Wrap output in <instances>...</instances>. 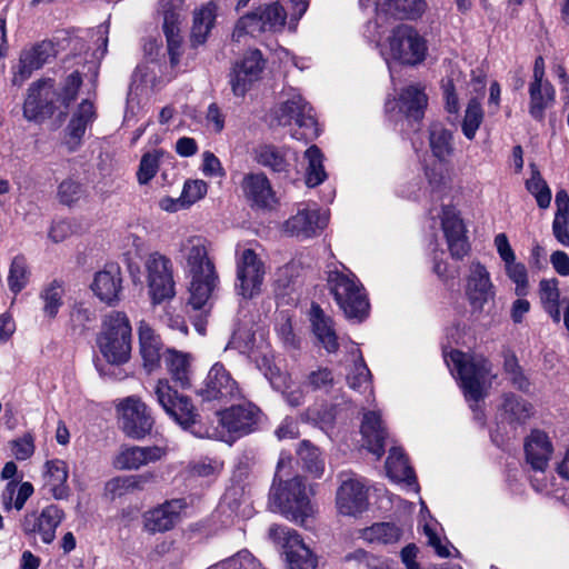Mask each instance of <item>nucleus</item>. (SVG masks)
Segmentation results:
<instances>
[{
  "label": "nucleus",
  "instance_id": "nucleus-1",
  "mask_svg": "<svg viewBox=\"0 0 569 569\" xmlns=\"http://www.w3.org/2000/svg\"><path fill=\"white\" fill-rule=\"evenodd\" d=\"M180 250L191 278L188 303L194 310H201L208 303L219 281L214 264L208 256L207 241L201 237H190L182 241Z\"/></svg>",
  "mask_w": 569,
  "mask_h": 569
},
{
  "label": "nucleus",
  "instance_id": "nucleus-2",
  "mask_svg": "<svg viewBox=\"0 0 569 569\" xmlns=\"http://www.w3.org/2000/svg\"><path fill=\"white\" fill-rule=\"evenodd\" d=\"M153 395L164 412L192 436L201 439L220 436L218 428L208 426L201 420L191 399L174 390L168 380H158Z\"/></svg>",
  "mask_w": 569,
  "mask_h": 569
},
{
  "label": "nucleus",
  "instance_id": "nucleus-3",
  "mask_svg": "<svg viewBox=\"0 0 569 569\" xmlns=\"http://www.w3.org/2000/svg\"><path fill=\"white\" fill-rule=\"evenodd\" d=\"M97 346L110 366L127 363L132 349V328L127 315L111 311L102 319Z\"/></svg>",
  "mask_w": 569,
  "mask_h": 569
},
{
  "label": "nucleus",
  "instance_id": "nucleus-4",
  "mask_svg": "<svg viewBox=\"0 0 569 569\" xmlns=\"http://www.w3.org/2000/svg\"><path fill=\"white\" fill-rule=\"evenodd\" d=\"M445 361L451 372L457 373L460 387L468 401L477 403L485 397L483 387L491 373V362L482 356L468 355L451 350L445 355Z\"/></svg>",
  "mask_w": 569,
  "mask_h": 569
},
{
  "label": "nucleus",
  "instance_id": "nucleus-5",
  "mask_svg": "<svg viewBox=\"0 0 569 569\" xmlns=\"http://www.w3.org/2000/svg\"><path fill=\"white\" fill-rule=\"evenodd\" d=\"M328 286L348 319L362 321L369 315L370 303L362 283L351 272L330 271Z\"/></svg>",
  "mask_w": 569,
  "mask_h": 569
},
{
  "label": "nucleus",
  "instance_id": "nucleus-6",
  "mask_svg": "<svg viewBox=\"0 0 569 569\" xmlns=\"http://www.w3.org/2000/svg\"><path fill=\"white\" fill-rule=\"evenodd\" d=\"M269 499L287 519L301 526L313 515V506L301 477H295L279 487L273 485Z\"/></svg>",
  "mask_w": 569,
  "mask_h": 569
},
{
  "label": "nucleus",
  "instance_id": "nucleus-7",
  "mask_svg": "<svg viewBox=\"0 0 569 569\" xmlns=\"http://www.w3.org/2000/svg\"><path fill=\"white\" fill-rule=\"evenodd\" d=\"M279 126H291L295 123L298 129L292 132V138L311 141L319 136L317 120L312 108L300 93L292 92L273 112Z\"/></svg>",
  "mask_w": 569,
  "mask_h": 569
},
{
  "label": "nucleus",
  "instance_id": "nucleus-8",
  "mask_svg": "<svg viewBox=\"0 0 569 569\" xmlns=\"http://www.w3.org/2000/svg\"><path fill=\"white\" fill-rule=\"evenodd\" d=\"M144 270L152 303L159 305L176 296L173 264L160 252H151L144 260Z\"/></svg>",
  "mask_w": 569,
  "mask_h": 569
},
{
  "label": "nucleus",
  "instance_id": "nucleus-9",
  "mask_svg": "<svg viewBox=\"0 0 569 569\" xmlns=\"http://www.w3.org/2000/svg\"><path fill=\"white\" fill-rule=\"evenodd\" d=\"M388 42L390 57L402 64L416 66L426 58L427 42L411 26L399 24L393 28Z\"/></svg>",
  "mask_w": 569,
  "mask_h": 569
},
{
  "label": "nucleus",
  "instance_id": "nucleus-10",
  "mask_svg": "<svg viewBox=\"0 0 569 569\" xmlns=\"http://www.w3.org/2000/svg\"><path fill=\"white\" fill-rule=\"evenodd\" d=\"M269 537L284 549L290 569H316L317 557L305 545L296 530L273 525L269 528Z\"/></svg>",
  "mask_w": 569,
  "mask_h": 569
},
{
  "label": "nucleus",
  "instance_id": "nucleus-11",
  "mask_svg": "<svg viewBox=\"0 0 569 569\" xmlns=\"http://www.w3.org/2000/svg\"><path fill=\"white\" fill-rule=\"evenodd\" d=\"M122 431L132 439H142L149 435L153 427V418L140 398L130 396L118 406Z\"/></svg>",
  "mask_w": 569,
  "mask_h": 569
},
{
  "label": "nucleus",
  "instance_id": "nucleus-12",
  "mask_svg": "<svg viewBox=\"0 0 569 569\" xmlns=\"http://www.w3.org/2000/svg\"><path fill=\"white\" fill-rule=\"evenodd\" d=\"M220 426L232 438H240L257 430L261 410L252 402L231 406L224 410H218Z\"/></svg>",
  "mask_w": 569,
  "mask_h": 569
},
{
  "label": "nucleus",
  "instance_id": "nucleus-13",
  "mask_svg": "<svg viewBox=\"0 0 569 569\" xmlns=\"http://www.w3.org/2000/svg\"><path fill=\"white\" fill-rule=\"evenodd\" d=\"M264 266L252 249H244L237 259V292L246 299L253 298L261 291Z\"/></svg>",
  "mask_w": 569,
  "mask_h": 569
},
{
  "label": "nucleus",
  "instance_id": "nucleus-14",
  "mask_svg": "<svg viewBox=\"0 0 569 569\" xmlns=\"http://www.w3.org/2000/svg\"><path fill=\"white\" fill-rule=\"evenodd\" d=\"M240 388L231 373L221 362H216L209 370L198 396L203 401H230L240 397Z\"/></svg>",
  "mask_w": 569,
  "mask_h": 569
},
{
  "label": "nucleus",
  "instance_id": "nucleus-15",
  "mask_svg": "<svg viewBox=\"0 0 569 569\" xmlns=\"http://www.w3.org/2000/svg\"><path fill=\"white\" fill-rule=\"evenodd\" d=\"M64 518V512L57 505H49L39 513L28 512L21 521V529L26 536L39 535L41 541L50 545L56 539V530Z\"/></svg>",
  "mask_w": 569,
  "mask_h": 569
},
{
  "label": "nucleus",
  "instance_id": "nucleus-16",
  "mask_svg": "<svg viewBox=\"0 0 569 569\" xmlns=\"http://www.w3.org/2000/svg\"><path fill=\"white\" fill-rule=\"evenodd\" d=\"M159 9L163 16V32L167 39L171 64H177L181 54L180 26L183 21V0H160Z\"/></svg>",
  "mask_w": 569,
  "mask_h": 569
},
{
  "label": "nucleus",
  "instance_id": "nucleus-17",
  "mask_svg": "<svg viewBox=\"0 0 569 569\" xmlns=\"http://www.w3.org/2000/svg\"><path fill=\"white\" fill-rule=\"evenodd\" d=\"M264 69V59L260 50L248 51L237 62L230 73V86L234 96L243 97L251 86L258 81Z\"/></svg>",
  "mask_w": 569,
  "mask_h": 569
},
{
  "label": "nucleus",
  "instance_id": "nucleus-18",
  "mask_svg": "<svg viewBox=\"0 0 569 569\" xmlns=\"http://www.w3.org/2000/svg\"><path fill=\"white\" fill-rule=\"evenodd\" d=\"M54 94V81L44 79L37 81L28 89V96L23 103V117L28 121H39L42 118L50 117L56 110V104L51 99Z\"/></svg>",
  "mask_w": 569,
  "mask_h": 569
},
{
  "label": "nucleus",
  "instance_id": "nucleus-19",
  "mask_svg": "<svg viewBox=\"0 0 569 569\" xmlns=\"http://www.w3.org/2000/svg\"><path fill=\"white\" fill-rule=\"evenodd\" d=\"M56 46L51 41H41L20 53L19 63L13 71L12 83L21 86L34 70L42 68L56 57Z\"/></svg>",
  "mask_w": 569,
  "mask_h": 569
},
{
  "label": "nucleus",
  "instance_id": "nucleus-20",
  "mask_svg": "<svg viewBox=\"0 0 569 569\" xmlns=\"http://www.w3.org/2000/svg\"><path fill=\"white\" fill-rule=\"evenodd\" d=\"M337 507L345 516H357L368 508L366 485L358 478L348 477L342 480L337 491Z\"/></svg>",
  "mask_w": 569,
  "mask_h": 569
},
{
  "label": "nucleus",
  "instance_id": "nucleus-21",
  "mask_svg": "<svg viewBox=\"0 0 569 569\" xmlns=\"http://www.w3.org/2000/svg\"><path fill=\"white\" fill-rule=\"evenodd\" d=\"M328 218L317 209L302 208L283 223L284 233L301 239L319 234L327 226Z\"/></svg>",
  "mask_w": 569,
  "mask_h": 569
},
{
  "label": "nucleus",
  "instance_id": "nucleus-22",
  "mask_svg": "<svg viewBox=\"0 0 569 569\" xmlns=\"http://www.w3.org/2000/svg\"><path fill=\"white\" fill-rule=\"evenodd\" d=\"M282 4L274 2L259 8V14L263 21L266 31H277L283 28L288 12L291 19L298 21L307 11V0H282Z\"/></svg>",
  "mask_w": 569,
  "mask_h": 569
},
{
  "label": "nucleus",
  "instance_id": "nucleus-23",
  "mask_svg": "<svg viewBox=\"0 0 569 569\" xmlns=\"http://www.w3.org/2000/svg\"><path fill=\"white\" fill-rule=\"evenodd\" d=\"M187 508L182 498L171 499L143 516L144 529L151 533L171 530L180 519V513Z\"/></svg>",
  "mask_w": 569,
  "mask_h": 569
},
{
  "label": "nucleus",
  "instance_id": "nucleus-24",
  "mask_svg": "<svg viewBox=\"0 0 569 569\" xmlns=\"http://www.w3.org/2000/svg\"><path fill=\"white\" fill-rule=\"evenodd\" d=\"M469 271L466 295L473 309L482 310L483 306L495 296L490 274L480 262H472Z\"/></svg>",
  "mask_w": 569,
  "mask_h": 569
},
{
  "label": "nucleus",
  "instance_id": "nucleus-25",
  "mask_svg": "<svg viewBox=\"0 0 569 569\" xmlns=\"http://www.w3.org/2000/svg\"><path fill=\"white\" fill-rule=\"evenodd\" d=\"M441 227L451 257L462 259L468 253L470 246L466 237L463 222L453 208L448 206L442 208Z\"/></svg>",
  "mask_w": 569,
  "mask_h": 569
},
{
  "label": "nucleus",
  "instance_id": "nucleus-26",
  "mask_svg": "<svg viewBox=\"0 0 569 569\" xmlns=\"http://www.w3.org/2000/svg\"><path fill=\"white\" fill-rule=\"evenodd\" d=\"M427 9L425 0H378L376 2V24L381 27L388 17L400 20H416Z\"/></svg>",
  "mask_w": 569,
  "mask_h": 569
},
{
  "label": "nucleus",
  "instance_id": "nucleus-27",
  "mask_svg": "<svg viewBox=\"0 0 569 569\" xmlns=\"http://www.w3.org/2000/svg\"><path fill=\"white\" fill-rule=\"evenodd\" d=\"M91 289L101 301L108 305L117 302L122 289V277L119 264L108 263L102 270L96 272Z\"/></svg>",
  "mask_w": 569,
  "mask_h": 569
},
{
  "label": "nucleus",
  "instance_id": "nucleus-28",
  "mask_svg": "<svg viewBox=\"0 0 569 569\" xmlns=\"http://www.w3.org/2000/svg\"><path fill=\"white\" fill-rule=\"evenodd\" d=\"M166 451L161 447H122L114 459V467L120 470H136L150 462L159 461Z\"/></svg>",
  "mask_w": 569,
  "mask_h": 569
},
{
  "label": "nucleus",
  "instance_id": "nucleus-29",
  "mask_svg": "<svg viewBox=\"0 0 569 569\" xmlns=\"http://www.w3.org/2000/svg\"><path fill=\"white\" fill-rule=\"evenodd\" d=\"M139 343L142 365L148 373L160 367L161 359L164 360L163 345L160 337L147 323L139 326Z\"/></svg>",
  "mask_w": 569,
  "mask_h": 569
},
{
  "label": "nucleus",
  "instance_id": "nucleus-30",
  "mask_svg": "<svg viewBox=\"0 0 569 569\" xmlns=\"http://www.w3.org/2000/svg\"><path fill=\"white\" fill-rule=\"evenodd\" d=\"M94 119L96 110L93 103L89 100H83L73 112L66 128V144L70 151H76L79 148L87 128Z\"/></svg>",
  "mask_w": 569,
  "mask_h": 569
},
{
  "label": "nucleus",
  "instance_id": "nucleus-31",
  "mask_svg": "<svg viewBox=\"0 0 569 569\" xmlns=\"http://www.w3.org/2000/svg\"><path fill=\"white\" fill-rule=\"evenodd\" d=\"M242 189L252 207L269 209L276 203V196L263 173H248L242 180Z\"/></svg>",
  "mask_w": 569,
  "mask_h": 569
},
{
  "label": "nucleus",
  "instance_id": "nucleus-32",
  "mask_svg": "<svg viewBox=\"0 0 569 569\" xmlns=\"http://www.w3.org/2000/svg\"><path fill=\"white\" fill-rule=\"evenodd\" d=\"M553 452L546 432L532 430L525 442L526 460L535 471H545Z\"/></svg>",
  "mask_w": 569,
  "mask_h": 569
},
{
  "label": "nucleus",
  "instance_id": "nucleus-33",
  "mask_svg": "<svg viewBox=\"0 0 569 569\" xmlns=\"http://www.w3.org/2000/svg\"><path fill=\"white\" fill-rule=\"evenodd\" d=\"M361 435L368 450L380 459L386 451L388 432L378 412L368 411L363 415Z\"/></svg>",
  "mask_w": 569,
  "mask_h": 569
},
{
  "label": "nucleus",
  "instance_id": "nucleus-34",
  "mask_svg": "<svg viewBox=\"0 0 569 569\" xmlns=\"http://www.w3.org/2000/svg\"><path fill=\"white\" fill-rule=\"evenodd\" d=\"M310 321L315 336L321 346L329 352H337L339 349L338 337L335 330L333 320L327 316L319 305H312Z\"/></svg>",
  "mask_w": 569,
  "mask_h": 569
},
{
  "label": "nucleus",
  "instance_id": "nucleus-35",
  "mask_svg": "<svg viewBox=\"0 0 569 569\" xmlns=\"http://www.w3.org/2000/svg\"><path fill=\"white\" fill-rule=\"evenodd\" d=\"M386 470L390 479L417 486V478L408 458L399 447H391L386 461Z\"/></svg>",
  "mask_w": 569,
  "mask_h": 569
},
{
  "label": "nucleus",
  "instance_id": "nucleus-36",
  "mask_svg": "<svg viewBox=\"0 0 569 569\" xmlns=\"http://www.w3.org/2000/svg\"><path fill=\"white\" fill-rule=\"evenodd\" d=\"M427 103L428 98L419 86H408L400 93V110L406 113L408 119L413 121H420L423 118Z\"/></svg>",
  "mask_w": 569,
  "mask_h": 569
},
{
  "label": "nucleus",
  "instance_id": "nucleus-37",
  "mask_svg": "<svg viewBox=\"0 0 569 569\" xmlns=\"http://www.w3.org/2000/svg\"><path fill=\"white\" fill-rule=\"evenodd\" d=\"M46 469L48 486L53 498L57 500L67 499L70 495V489L67 486L69 476L67 463L60 459L49 460L46 462Z\"/></svg>",
  "mask_w": 569,
  "mask_h": 569
},
{
  "label": "nucleus",
  "instance_id": "nucleus-38",
  "mask_svg": "<svg viewBox=\"0 0 569 569\" xmlns=\"http://www.w3.org/2000/svg\"><path fill=\"white\" fill-rule=\"evenodd\" d=\"M164 363L171 379L182 389L191 386L190 360L184 353L167 349L164 352Z\"/></svg>",
  "mask_w": 569,
  "mask_h": 569
},
{
  "label": "nucleus",
  "instance_id": "nucleus-39",
  "mask_svg": "<svg viewBox=\"0 0 569 569\" xmlns=\"http://www.w3.org/2000/svg\"><path fill=\"white\" fill-rule=\"evenodd\" d=\"M503 419L509 423L523 425L532 415L533 407L527 400L509 392L501 405Z\"/></svg>",
  "mask_w": 569,
  "mask_h": 569
},
{
  "label": "nucleus",
  "instance_id": "nucleus-40",
  "mask_svg": "<svg viewBox=\"0 0 569 569\" xmlns=\"http://www.w3.org/2000/svg\"><path fill=\"white\" fill-rule=\"evenodd\" d=\"M529 94V113L535 120L542 121L545 118V110L555 100V89L548 81L540 84H530Z\"/></svg>",
  "mask_w": 569,
  "mask_h": 569
},
{
  "label": "nucleus",
  "instance_id": "nucleus-41",
  "mask_svg": "<svg viewBox=\"0 0 569 569\" xmlns=\"http://www.w3.org/2000/svg\"><path fill=\"white\" fill-rule=\"evenodd\" d=\"M429 144L432 154L440 161H445L453 152L451 131L441 123H433L429 130Z\"/></svg>",
  "mask_w": 569,
  "mask_h": 569
},
{
  "label": "nucleus",
  "instance_id": "nucleus-42",
  "mask_svg": "<svg viewBox=\"0 0 569 569\" xmlns=\"http://www.w3.org/2000/svg\"><path fill=\"white\" fill-rule=\"evenodd\" d=\"M216 19V6L208 3L194 12L193 26L191 29V41L193 46L204 43Z\"/></svg>",
  "mask_w": 569,
  "mask_h": 569
},
{
  "label": "nucleus",
  "instance_id": "nucleus-43",
  "mask_svg": "<svg viewBox=\"0 0 569 569\" xmlns=\"http://www.w3.org/2000/svg\"><path fill=\"white\" fill-rule=\"evenodd\" d=\"M254 160L273 172H287L289 168L284 152L272 144H262L256 148Z\"/></svg>",
  "mask_w": 569,
  "mask_h": 569
},
{
  "label": "nucleus",
  "instance_id": "nucleus-44",
  "mask_svg": "<svg viewBox=\"0 0 569 569\" xmlns=\"http://www.w3.org/2000/svg\"><path fill=\"white\" fill-rule=\"evenodd\" d=\"M305 158L308 161L305 174L306 184L310 188H315L327 179V172L323 167V154L321 150L313 144L306 150Z\"/></svg>",
  "mask_w": 569,
  "mask_h": 569
},
{
  "label": "nucleus",
  "instance_id": "nucleus-45",
  "mask_svg": "<svg viewBox=\"0 0 569 569\" xmlns=\"http://www.w3.org/2000/svg\"><path fill=\"white\" fill-rule=\"evenodd\" d=\"M297 455L301 460L303 468L313 475L320 477L323 472L325 462L321 459L320 451L310 441L303 440L300 442Z\"/></svg>",
  "mask_w": 569,
  "mask_h": 569
},
{
  "label": "nucleus",
  "instance_id": "nucleus-46",
  "mask_svg": "<svg viewBox=\"0 0 569 569\" xmlns=\"http://www.w3.org/2000/svg\"><path fill=\"white\" fill-rule=\"evenodd\" d=\"M503 371L510 383L521 392H529L530 380L525 375L523 369L513 352H507L503 357Z\"/></svg>",
  "mask_w": 569,
  "mask_h": 569
},
{
  "label": "nucleus",
  "instance_id": "nucleus-47",
  "mask_svg": "<svg viewBox=\"0 0 569 569\" xmlns=\"http://www.w3.org/2000/svg\"><path fill=\"white\" fill-rule=\"evenodd\" d=\"M63 288L59 280L51 281L41 292L40 298L43 301V313L46 317L53 319L62 306Z\"/></svg>",
  "mask_w": 569,
  "mask_h": 569
},
{
  "label": "nucleus",
  "instance_id": "nucleus-48",
  "mask_svg": "<svg viewBox=\"0 0 569 569\" xmlns=\"http://www.w3.org/2000/svg\"><path fill=\"white\" fill-rule=\"evenodd\" d=\"M266 31L258 9L242 16L236 23L232 40L240 42L246 36H257Z\"/></svg>",
  "mask_w": 569,
  "mask_h": 569
},
{
  "label": "nucleus",
  "instance_id": "nucleus-49",
  "mask_svg": "<svg viewBox=\"0 0 569 569\" xmlns=\"http://www.w3.org/2000/svg\"><path fill=\"white\" fill-rule=\"evenodd\" d=\"M30 271L23 256H16L10 264L8 287L14 295L22 291L29 282Z\"/></svg>",
  "mask_w": 569,
  "mask_h": 569
},
{
  "label": "nucleus",
  "instance_id": "nucleus-50",
  "mask_svg": "<svg viewBox=\"0 0 569 569\" xmlns=\"http://www.w3.org/2000/svg\"><path fill=\"white\" fill-rule=\"evenodd\" d=\"M154 478L156 476L153 472L117 477L108 482V487L111 491H118L119 495H122L127 491L143 490L146 485L152 482Z\"/></svg>",
  "mask_w": 569,
  "mask_h": 569
},
{
  "label": "nucleus",
  "instance_id": "nucleus-51",
  "mask_svg": "<svg viewBox=\"0 0 569 569\" xmlns=\"http://www.w3.org/2000/svg\"><path fill=\"white\" fill-rule=\"evenodd\" d=\"M335 385L332 371L327 367H317L309 371L303 381L302 387L310 391H322L328 393Z\"/></svg>",
  "mask_w": 569,
  "mask_h": 569
},
{
  "label": "nucleus",
  "instance_id": "nucleus-52",
  "mask_svg": "<svg viewBox=\"0 0 569 569\" xmlns=\"http://www.w3.org/2000/svg\"><path fill=\"white\" fill-rule=\"evenodd\" d=\"M482 120L483 110L481 103L476 98L470 99L461 124L462 133L468 140L475 139Z\"/></svg>",
  "mask_w": 569,
  "mask_h": 569
},
{
  "label": "nucleus",
  "instance_id": "nucleus-53",
  "mask_svg": "<svg viewBox=\"0 0 569 569\" xmlns=\"http://www.w3.org/2000/svg\"><path fill=\"white\" fill-rule=\"evenodd\" d=\"M363 536L369 541L393 543L400 539L401 529L391 522H379L367 528Z\"/></svg>",
  "mask_w": 569,
  "mask_h": 569
},
{
  "label": "nucleus",
  "instance_id": "nucleus-54",
  "mask_svg": "<svg viewBox=\"0 0 569 569\" xmlns=\"http://www.w3.org/2000/svg\"><path fill=\"white\" fill-rule=\"evenodd\" d=\"M371 373L362 359L356 362L352 370L347 377L348 385L351 389L360 393H372Z\"/></svg>",
  "mask_w": 569,
  "mask_h": 569
},
{
  "label": "nucleus",
  "instance_id": "nucleus-55",
  "mask_svg": "<svg viewBox=\"0 0 569 569\" xmlns=\"http://www.w3.org/2000/svg\"><path fill=\"white\" fill-rule=\"evenodd\" d=\"M527 190L535 196L537 204L546 209L551 202V191L538 170H533L531 178L526 182Z\"/></svg>",
  "mask_w": 569,
  "mask_h": 569
},
{
  "label": "nucleus",
  "instance_id": "nucleus-56",
  "mask_svg": "<svg viewBox=\"0 0 569 569\" xmlns=\"http://www.w3.org/2000/svg\"><path fill=\"white\" fill-rule=\"evenodd\" d=\"M161 150L147 152L142 156L137 171V178L140 184H147L158 172Z\"/></svg>",
  "mask_w": 569,
  "mask_h": 569
},
{
  "label": "nucleus",
  "instance_id": "nucleus-57",
  "mask_svg": "<svg viewBox=\"0 0 569 569\" xmlns=\"http://www.w3.org/2000/svg\"><path fill=\"white\" fill-rule=\"evenodd\" d=\"M216 569H263L260 562L248 551L241 550L223 560Z\"/></svg>",
  "mask_w": 569,
  "mask_h": 569
},
{
  "label": "nucleus",
  "instance_id": "nucleus-58",
  "mask_svg": "<svg viewBox=\"0 0 569 569\" xmlns=\"http://www.w3.org/2000/svg\"><path fill=\"white\" fill-rule=\"evenodd\" d=\"M505 267L507 276L516 284V295L519 297L527 295L528 273L526 266L512 260V262L505 263Z\"/></svg>",
  "mask_w": 569,
  "mask_h": 569
},
{
  "label": "nucleus",
  "instance_id": "nucleus-59",
  "mask_svg": "<svg viewBox=\"0 0 569 569\" xmlns=\"http://www.w3.org/2000/svg\"><path fill=\"white\" fill-rule=\"evenodd\" d=\"M81 84L82 78L78 71H73L66 78L61 91L58 93V100L64 108H68L76 100Z\"/></svg>",
  "mask_w": 569,
  "mask_h": 569
},
{
  "label": "nucleus",
  "instance_id": "nucleus-60",
  "mask_svg": "<svg viewBox=\"0 0 569 569\" xmlns=\"http://www.w3.org/2000/svg\"><path fill=\"white\" fill-rule=\"evenodd\" d=\"M83 194L82 186L71 179L63 180L58 188V197L61 203L71 206Z\"/></svg>",
  "mask_w": 569,
  "mask_h": 569
},
{
  "label": "nucleus",
  "instance_id": "nucleus-61",
  "mask_svg": "<svg viewBox=\"0 0 569 569\" xmlns=\"http://www.w3.org/2000/svg\"><path fill=\"white\" fill-rule=\"evenodd\" d=\"M301 419L305 422L313 423L315 426H319L320 428H326L333 422L335 416L331 409L323 407V409H319L317 407L308 408L302 415Z\"/></svg>",
  "mask_w": 569,
  "mask_h": 569
},
{
  "label": "nucleus",
  "instance_id": "nucleus-62",
  "mask_svg": "<svg viewBox=\"0 0 569 569\" xmlns=\"http://www.w3.org/2000/svg\"><path fill=\"white\" fill-rule=\"evenodd\" d=\"M207 189V183L202 180L186 181L181 193V199L188 204L194 203L206 196Z\"/></svg>",
  "mask_w": 569,
  "mask_h": 569
},
{
  "label": "nucleus",
  "instance_id": "nucleus-63",
  "mask_svg": "<svg viewBox=\"0 0 569 569\" xmlns=\"http://www.w3.org/2000/svg\"><path fill=\"white\" fill-rule=\"evenodd\" d=\"M540 289V300L545 306L559 302V289H558V280L556 278L552 279H542L539 283Z\"/></svg>",
  "mask_w": 569,
  "mask_h": 569
},
{
  "label": "nucleus",
  "instance_id": "nucleus-64",
  "mask_svg": "<svg viewBox=\"0 0 569 569\" xmlns=\"http://www.w3.org/2000/svg\"><path fill=\"white\" fill-rule=\"evenodd\" d=\"M12 451L18 460H26L34 452L33 439L30 435L12 441Z\"/></svg>",
  "mask_w": 569,
  "mask_h": 569
}]
</instances>
